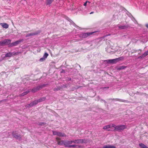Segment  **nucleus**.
I'll list each match as a JSON object with an SVG mask.
<instances>
[{"instance_id": "58836bf2", "label": "nucleus", "mask_w": 148, "mask_h": 148, "mask_svg": "<svg viewBox=\"0 0 148 148\" xmlns=\"http://www.w3.org/2000/svg\"><path fill=\"white\" fill-rule=\"evenodd\" d=\"M145 148H148V147H147L146 146V147H145Z\"/></svg>"}, {"instance_id": "393cba45", "label": "nucleus", "mask_w": 148, "mask_h": 148, "mask_svg": "<svg viewBox=\"0 0 148 148\" xmlns=\"http://www.w3.org/2000/svg\"><path fill=\"white\" fill-rule=\"evenodd\" d=\"M48 56V54L47 53H45L43 56V57L45 59H46Z\"/></svg>"}, {"instance_id": "a211bd4d", "label": "nucleus", "mask_w": 148, "mask_h": 148, "mask_svg": "<svg viewBox=\"0 0 148 148\" xmlns=\"http://www.w3.org/2000/svg\"><path fill=\"white\" fill-rule=\"evenodd\" d=\"M53 0H46V3L47 5H50Z\"/></svg>"}, {"instance_id": "f03ea898", "label": "nucleus", "mask_w": 148, "mask_h": 148, "mask_svg": "<svg viewBox=\"0 0 148 148\" xmlns=\"http://www.w3.org/2000/svg\"><path fill=\"white\" fill-rule=\"evenodd\" d=\"M114 129L113 131L116 130L120 132L121 131L123 130L126 128V126L125 125H121L116 126L115 125V126L114 127Z\"/></svg>"}, {"instance_id": "f3484780", "label": "nucleus", "mask_w": 148, "mask_h": 148, "mask_svg": "<svg viewBox=\"0 0 148 148\" xmlns=\"http://www.w3.org/2000/svg\"><path fill=\"white\" fill-rule=\"evenodd\" d=\"M102 148H116V147L112 145H108L104 146Z\"/></svg>"}, {"instance_id": "c85d7f7f", "label": "nucleus", "mask_w": 148, "mask_h": 148, "mask_svg": "<svg viewBox=\"0 0 148 148\" xmlns=\"http://www.w3.org/2000/svg\"><path fill=\"white\" fill-rule=\"evenodd\" d=\"M77 145H71L70 147H75Z\"/></svg>"}, {"instance_id": "b1692460", "label": "nucleus", "mask_w": 148, "mask_h": 148, "mask_svg": "<svg viewBox=\"0 0 148 148\" xmlns=\"http://www.w3.org/2000/svg\"><path fill=\"white\" fill-rule=\"evenodd\" d=\"M29 92V91H27L25 92H24L21 95L23 96L25 95L26 94H27V93H28Z\"/></svg>"}, {"instance_id": "ea45409f", "label": "nucleus", "mask_w": 148, "mask_h": 148, "mask_svg": "<svg viewBox=\"0 0 148 148\" xmlns=\"http://www.w3.org/2000/svg\"><path fill=\"white\" fill-rule=\"evenodd\" d=\"M71 78H70V79H69V80H71Z\"/></svg>"}, {"instance_id": "f704fd0d", "label": "nucleus", "mask_w": 148, "mask_h": 148, "mask_svg": "<svg viewBox=\"0 0 148 148\" xmlns=\"http://www.w3.org/2000/svg\"><path fill=\"white\" fill-rule=\"evenodd\" d=\"M93 13H94V12H91L90 13V14H93Z\"/></svg>"}, {"instance_id": "bb28decb", "label": "nucleus", "mask_w": 148, "mask_h": 148, "mask_svg": "<svg viewBox=\"0 0 148 148\" xmlns=\"http://www.w3.org/2000/svg\"><path fill=\"white\" fill-rule=\"evenodd\" d=\"M45 59L43 57L42 58H41L40 59L39 61L40 62H42L44 61L45 60Z\"/></svg>"}, {"instance_id": "72a5a7b5", "label": "nucleus", "mask_w": 148, "mask_h": 148, "mask_svg": "<svg viewBox=\"0 0 148 148\" xmlns=\"http://www.w3.org/2000/svg\"><path fill=\"white\" fill-rule=\"evenodd\" d=\"M62 73H65V71L64 70H62V71L61 72Z\"/></svg>"}, {"instance_id": "4468645a", "label": "nucleus", "mask_w": 148, "mask_h": 148, "mask_svg": "<svg viewBox=\"0 0 148 148\" xmlns=\"http://www.w3.org/2000/svg\"><path fill=\"white\" fill-rule=\"evenodd\" d=\"M117 26L120 29H125L128 27V26L126 25H117Z\"/></svg>"}, {"instance_id": "ddd939ff", "label": "nucleus", "mask_w": 148, "mask_h": 148, "mask_svg": "<svg viewBox=\"0 0 148 148\" xmlns=\"http://www.w3.org/2000/svg\"><path fill=\"white\" fill-rule=\"evenodd\" d=\"M21 42L20 40H17L15 42L11 43L9 45V47H12L16 46Z\"/></svg>"}, {"instance_id": "f8f14e48", "label": "nucleus", "mask_w": 148, "mask_h": 148, "mask_svg": "<svg viewBox=\"0 0 148 148\" xmlns=\"http://www.w3.org/2000/svg\"><path fill=\"white\" fill-rule=\"evenodd\" d=\"M72 140H69L66 141L65 140L64 143V146L66 147H70L71 144L73 143Z\"/></svg>"}, {"instance_id": "0eeeda50", "label": "nucleus", "mask_w": 148, "mask_h": 148, "mask_svg": "<svg viewBox=\"0 0 148 148\" xmlns=\"http://www.w3.org/2000/svg\"><path fill=\"white\" fill-rule=\"evenodd\" d=\"M56 139L58 145H64V146L65 140H62L60 141L61 139L59 137H56Z\"/></svg>"}, {"instance_id": "4be33fe9", "label": "nucleus", "mask_w": 148, "mask_h": 148, "mask_svg": "<svg viewBox=\"0 0 148 148\" xmlns=\"http://www.w3.org/2000/svg\"><path fill=\"white\" fill-rule=\"evenodd\" d=\"M139 146L142 148H145V147H146V146L143 143L140 144Z\"/></svg>"}, {"instance_id": "7c9ffc66", "label": "nucleus", "mask_w": 148, "mask_h": 148, "mask_svg": "<svg viewBox=\"0 0 148 148\" xmlns=\"http://www.w3.org/2000/svg\"><path fill=\"white\" fill-rule=\"evenodd\" d=\"M145 53L146 55L147 56L148 55V50L145 52Z\"/></svg>"}, {"instance_id": "a878e982", "label": "nucleus", "mask_w": 148, "mask_h": 148, "mask_svg": "<svg viewBox=\"0 0 148 148\" xmlns=\"http://www.w3.org/2000/svg\"><path fill=\"white\" fill-rule=\"evenodd\" d=\"M131 18V19L132 21L134 23H137V22L135 19V18L133 17H132Z\"/></svg>"}, {"instance_id": "4c0bfd02", "label": "nucleus", "mask_w": 148, "mask_h": 148, "mask_svg": "<svg viewBox=\"0 0 148 148\" xmlns=\"http://www.w3.org/2000/svg\"><path fill=\"white\" fill-rule=\"evenodd\" d=\"M103 101H104V102H105V103H106V101H105V100H103Z\"/></svg>"}, {"instance_id": "2f4dec72", "label": "nucleus", "mask_w": 148, "mask_h": 148, "mask_svg": "<svg viewBox=\"0 0 148 148\" xmlns=\"http://www.w3.org/2000/svg\"><path fill=\"white\" fill-rule=\"evenodd\" d=\"M128 15L130 18H132V17H133V16L130 14L129 15Z\"/></svg>"}, {"instance_id": "473e14b6", "label": "nucleus", "mask_w": 148, "mask_h": 148, "mask_svg": "<svg viewBox=\"0 0 148 148\" xmlns=\"http://www.w3.org/2000/svg\"><path fill=\"white\" fill-rule=\"evenodd\" d=\"M87 3H88V5L90 3V2L88 1V2Z\"/></svg>"}, {"instance_id": "c9c22d12", "label": "nucleus", "mask_w": 148, "mask_h": 148, "mask_svg": "<svg viewBox=\"0 0 148 148\" xmlns=\"http://www.w3.org/2000/svg\"><path fill=\"white\" fill-rule=\"evenodd\" d=\"M146 26L148 28V24H146Z\"/></svg>"}, {"instance_id": "9b49d317", "label": "nucleus", "mask_w": 148, "mask_h": 148, "mask_svg": "<svg viewBox=\"0 0 148 148\" xmlns=\"http://www.w3.org/2000/svg\"><path fill=\"white\" fill-rule=\"evenodd\" d=\"M18 53L16 52H9L6 53L5 55V56L6 57H11L13 55H17Z\"/></svg>"}, {"instance_id": "412c9836", "label": "nucleus", "mask_w": 148, "mask_h": 148, "mask_svg": "<svg viewBox=\"0 0 148 148\" xmlns=\"http://www.w3.org/2000/svg\"><path fill=\"white\" fill-rule=\"evenodd\" d=\"M5 45L4 40L0 41V45L3 46Z\"/></svg>"}, {"instance_id": "f257e3e1", "label": "nucleus", "mask_w": 148, "mask_h": 148, "mask_svg": "<svg viewBox=\"0 0 148 148\" xmlns=\"http://www.w3.org/2000/svg\"><path fill=\"white\" fill-rule=\"evenodd\" d=\"M46 98L45 97H42L37 100H35L33 102L31 103L30 104L27 105L26 106V107L29 108L30 107H32L33 106L36 105L38 103L41 102L43 101H45Z\"/></svg>"}, {"instance_id": "1a4fd4ad", "label": "nucleus", "mask_w": 148, "mask_h": 148, "mask_svg": "<svg viewBox=\"0 0 148 148\" xmlns=\"http://www.w3.org/2000/svg\"><path fill=\"white\" fill-rule=\"evenodd\" d=\"M115 126V124H111L110 125H107L103 127V129L104 130H107L108 131H113V130L110 129H108V128H110L112 127H114Z\"/></svg>"}, {"instance_id": "e433bc0d", "label": "nucleus", "mask_w": 148, "mask_h": 148, "mask_svg": "<svg viewBox=\"0 0 148 148\" xmlns=\"http://www.w3.org/2000/svg\"><path fill=\"white\" fill-rule=\"evenodd\" d=\"M44 123H42L41 124H40V125H43Z\"/></svg>"}, {"instance_id": "20e7f679", "label": "nucleus", "mask_w": 148, "mask_h": 148, "mask_svg": "<svg viewBox=\"0 0 148 148\" xmlns=\"http://www.w3.org/2000/svg\"><path fill=\"white\" fill-rule=\"evenodd\" d=\"M94 32L84 33L79 34V37L81 38H85L88 36L92 34Z\"/></svg>"}, {"instance_id": "a19ab883", "label": "nucleus", "mask_w": 148, "mask_h": 148, "mask_svg": "<svg viewBox=\"0 0 148 148\" xmlns=\"http://www.w3.org/2000/svg\"><path fill=\"white\" fill-rule=\"evenodd\" d=\"M110 99L112 100V99Z\"/></svg>"}, {"instance_id": "423d86ee", "label": "nucleus", "mask_w": 148, "mask_h": 148, "mask_svg": "<svg viewBox=\"0 0 148 148\" xmlns=\"http://www.w3.org/2000/svg\"><path fill=\"white\" fill-rule=\"evenodd\" d=\"M53 134L54 135H57L59 136L64 137L66 135L64 133L57 131H53Z\"/></svg>"}, {"instance_id": "cd10ccee", "label": "nucleus", "mask_w": 148, "mask_h": 148, "mask_svg": "<svg viewBox=\"0 0 148 148\" xmlns=\"http://www.w3.org/2000/svg\"><path fill=\"white\" fill-rule=\"evenodd\" d=\"M147 56V55H146V54H145V53H144L142 55L140 56V57H141V58H143V57H145Z\"/></svg>"}, {"instance_id": "2eb2a0df", "label": "nucleus", "mask_w": 148, "mask_h": 148, "mask_svg": "<svg viewBox=\"0 0 148 148\" xmlns=\"http://www.w3.org/2000/svg\"><path fill=\"white\" fill-rule=\"evenodd\" d=\"M11 40L10 39H5L4 40L5 45H8L9 46L11 44Z\"/></svg>"}, {"instance_id": "5701e85b", "label": "nucleus", "mask_w": 148, "mask_h": 148, "mask_svg": "<svg viewBox=\"0 0 148 148\" xmlns=\"http://www.w3.org/2000/svg\"><path fill=\"white\" fill-rule=\"evenodd\" d=\"M126 67V66H121L117 68V69L118 70H121V69H125Z\"/></svg>"}, {"instance_id": "dca6fc26", "label": "nucleus", "mask_w": 148, "mask_h": 148, "mask_svg": "<svg viewBox=\"0 0 148 148\" xmlns=\"http://www.w3.org/2000/svg\"><path fill=\"white\" fill-rule=\"evenodd\" d=\"M0 25L4 28L5 29L8 28L9 27L8 25L6 23H1Z\"/></svg>"}, {"instance_id": "6ab92c4d", "label": "nucleus", "mask_w": 148, "mask_h": 148, "mask_svg": "<svg viewBox=\"0 0 148 148\" xmlns=\"http://www.w3.org/2000/svg\"><path fill=\"white\" fill-rule=\"evenodd\" d=\"M37 34V33H31L30 34H27L26 36V37H29V36H31L35 35H36Z\"/></svg>"}, {"instance_id": "aec40b11", "label": "nucleus", "mask_w": 148, "mask_h": 148, "mask_svg": "<svg viewBox=\"0 0 148 148\" xmlns=\"http://www.w3.org/2000/svg\"><path fill=\"white\" fill-rule=\"evenodd\" d=\"M113 100H114L116 101H123L125 102L126 101L124 100H123L121 99H113Z\"/></svg>"}, {"instance_id": "c756f323", "label": "nucleus", "mask_w": 148, "mask_h": 148, "mask_svg": "<svg viewBox=\"0 0 148 148\" xmlns=\"http://www.w3.org/2000/svg\"><path fill=\"white\" fill-rule=\"evenodd\" d=\"M88 2V1H86V2L84 4V6H86L87 5Z\"/></svg>"}, {"instance_id": "9d476101", "label": "nucleus", "mask_w": 148, "mask_h": 148, "mask_svg": "<svg viewBox=\"0 0 148 148\" xmlns=\"http://www.w3.org/2000/svg\"><path fill=\"white\" fill-rule=\"evenodd\" d=\"M12 134L13 137L19 140L21 139V137L20 135L18 134L16 132H13L12 133Z\"/></svg>"}, {"instance_id": "7ed1b4c3", "label": "nucleus", "mask_w": 148, "mask_h": 148, "mask_svg": "<svg viewBox=\"0 0 148 148\" xmlns=\"http://www.w3.org/2000/svg\"><path fill=\"white\" fill-rule=\"evenodd\" d=\"M123 59V58L120 57L114 59L109 60H108V62L110 63H115Z\"/></svg>"}, {"instance_id": "39448f33", "label": "nucleus", "mask_w": 148, "mask_h": 148, "mask_svg": "<svg viewBox=\"0 0 148 148\" xmlns=\"http://www.w3.org/2000/svg\"><path fill=\"white\" fill-rule=\"evenodd\" d=\"M73 143H86V141L85 139H79L72 140Z\"/></svg>"}, {"instance_id": "6e6552de", "label": "nucleus", "mask_w": 148, "mask_h": 148, "mask_svg": "<svg viewBox=\"0 0 148 148\" xmlns=\"http://www.w3.org/2000/svg\"><path fill=\"white\" fill-rule=\"evenodd\" d=\"M45 84H43L42 85H40L39 86H37L36 87H34L32 89V92H35L37 91V90L39 89H41L44 87L45 86Z\"/></svg>"}]
</instances>
